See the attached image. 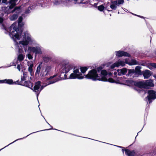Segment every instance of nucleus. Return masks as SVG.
I'll return each instance as SVG.
<instances>
[{
	"mask_svg": "<svg viewBox=\"0 0 156 156\" xmlns=\"http://www.w3.org/2000/svg\"><path fill=\"white\" fill-rule=\"evenodd\" d=\"M119 147V148H122V149L124 148V147H122V146H120Z\"/></svg>",
	"mask_w": 156,
	"mask_h": 156,
	"instance_id": "nucleus-52",
	"label": "nucleus"
},
{
	"mask_svg": "<svg viewBox=\"0 0 156 156\" xmlns=\"http://www.w3.org/2000/svg\"><path fill=\"white\" fill-rule=\"evenodd\" d=\"M111 3L112 4L115 5H118V2L117 1H111Z\"/></svg>",
	"mask_w": 156,
	"mask_h": 156,
	"instance_id": "nucleus-36",
	"label": "nucleus"
},
{
	"mask_svg": "<svg viewBox=\"0 0 156 156\" xmlns=\"http://www.w3.org/2000/svg\"><path fill=\"white\" fill-rule=\"evenodd\" d=\"M129 69H128L126 68H123L121 69V71L122 72V75H126L128 76V73L129 70Z\"/></svg>",
	"mask_w": 156,
	"mask_h": 156,
	"instance_id": "nucleus-20",
	"label": "nucleus"
},
{
	"mask_svg": "<svg viewBox=\"0 0 156 156\" xmlns=\"http://www.w3.org/2000/svg\"><path fill=\"white\" fill-rule=\"evenodd\" d=\"M116 63L117 65H118V67L120 66H125V62H124V61L120 60H118V61L116 62Z\"/></svg>",
	"mask_w": 156,
	"mask_h": 156,
	"instance_id": "nucleus-21",
	"label": "nucleus"
},
{
	"mask_svg": "<svg viewBox=\"0 0 156 156\" xmlns=\"http://www.w3.org/2000/svg\"><path fill=\"white\" fill-rule=\"evenodd\" d=\"M18 0H9V6L5 8L4 12L7 14L10 13L15 12L17 15L21 12L20 6H16L15 7L14 9L12 10H11L13 9L16 5V3Z\"/></svg>",
	"mask_w": 156,
	"mask_h": 156,
	"instance_id": "nucleus-4",
	"label": "nucleus"
},
{
	"mask_svg": "<svg viewBox=\"0 0 156 156\" xmlns=\"http://www.w3.org/2000/svg\"><path fill=\"white\" fill-rule=\"evenodd\" d=\"M47 122L50 126V127H51V128H50V129H45V130H50V129H52V127L49 123H48Z\"/></svg>",
	"mask_w": 156,
	"mask_h": 156,
	"instance_id": "nucleus-42",
	"label": "nucleus"
},
{
	"mask_svg": "<svg viewBox=\"0 0 156 156\" xmlns=\"http://www.w3.org/2000/svg\"><path fill=\"white\" fill-rule=\"evenodd\" d=\"M17 68L18 69V70L19 71H20L21 69H20V64L18 65L17 67Z\"/></svg>",
	"mask_w": 156,
	"mask_h": 156,
	"instance_id": "nucleus-41",
	"label": "nucleus"
},
{
	"mask_svg": "<svg viewBox=\"0 0 156 156\" xmlns=\"http://www.w3.org/2000/svg\"><path fill=\"white\" fill-rule=\"evenodd\" d=\"M116 146L118 147H119L120 146Z\"/></svg>",
	"mask_w": 156,
	"mask_h": 156,
	"instance_id": "nucleus-54",
	"label": "nucleus"
},
{
	"mask_svg": "<svg viewBox=\"0 0 156 156\" xmlns=\"http://www.w3.org/2000/svg\"><path fill=\"white\" fill-rule=\"evenodd\" d=\"M139 92L141 95H142L143 96L146 93V90H144L142 89L139 90Z\"/></svg>",
	"mask_w": 156,
	"mask_h": 156,
	"instance_id": "nucleus-25",
	"label": "nucleus"
},
{
	"mask_svg": "<svg viewBox=\"0 0 156 156\" xmlns=\"http://www.w3.org/2000/svg\"><path fill=\"white\" fill-rule=\"evenodd\" d=\"M136 152L135 150H130L129 149L125 150V154L128 156H135Z\"/></svg>",
	"mask_w": 156,
	"mask_h": 156,
	"instance_id": "nucleus-14",
	"label": "nucleus"
},
{
	"mask_svg": "<svg viewBox=\"0 0 156 156\" xmlns=\"http://www.w3.org/2000/svg\"><path fill=\"white\" fill-rule=\"evenodd\" d=\"M132 62H133V63L132 64H131V65H134L136 64L135 63V62H136V61L135 60H132Z\"/></svg>",
	"mask_w": 156,
	"mask_h": 156,
	"instance_id": "nucleus-44",
	"label": "nucleus"
},
{
	"mask_svg": "<svg viewBox=\"0 0 156 156\" xmlns=\"http://www.w3.org/2000/svg\"><path fill=\"white\" fill-rule=\"evenodd\" d=\"M73 71V73L70 74L69 79H81L83 78L84 77L82 76V74L79 71V69L78 68L74 69Z\"/></svg>",
	"mask_w": 156,
	"mask_h": 156,
	"instance_id": "nucleus-6",
	"label": "nucleus"
},
{
	"mask_svg": "<svg viewBox=\"0 0 156 156\" xmlns=\"http://www.w3.org/2000/svg\"><path fill=\"white\" fill-rule=\"evenodd\" d=\"M18 15L17 14H14L9 17V19L11 20H15L18 18Z\"/></svg>",
	"mask_w": 156,
	"mask_h": 156,
	"instance_id": "nucleus-22",
	"label": "nucleus"
},
{
	"mask_svg": "<svg viewBox=\"0 0 156 156\" xmlns=\"http://www.w3.org/2000/svg\"><path fill=\"white\" fill-rule=\"evenodd\" d=\"M139 15H136V16H139Z\"/></svg>",
	"mask_w": 156,
	"mask_h": 156,
	"instance_id": "nucleus-55",
	"label": "nucleus"
},
{
	"mask_svg": "<svg viewBox=\"0 0 156 156\" xmlns=\"http://www.w3.org/2000/svg\"><path fill=\"white\" fill-rule=\"evenodd\" d=\"M138 17L141 18H145L143 16H139Z\"/></svg>",
	"mask_w": 156,
	"mask_h": 156,
	"instance_id": "nucleus-49",
	"label": "nucleus"
},
{
	"mask_svg": "<svg viewBox=\"0 0 156 156\" xmlns=\"http://www.w3.org/2000/svg\"><path fill=\"white\" fill-rule=\"evenodd\" d=\"M56 2H55V4H56Z\"/></svg>",
	"mask_w": 156,
	"mask_h": 156,
	"instance_id": "nucleus-56",
	"label": "nucleus"
},
{
	"mask_svg": "<svg viewBox=\"0 0 156 156\" xmlns=\"http://www.w3.org/2000/svg\"><path fill=\"white\" fill-rule=\"evenodd\" d=\"M132 13V14H133L134 15L136 16V14H134V13Z\"/></svg>",
	"mask_w": 156,
	"mask_h": 156,
	"instance_id": "nucleus-53",
	"label": "nucleus"
},
{
	"mask_svg": "<svg viewBox=\"0 0 156 156\" xmlns=\"http://www.w3.org/2000/svg\"><path fill=\"white\" fill-rule=\"evenodd\" d=\"M13 84H16L21 85L22 83L21 82H19V80H17L16 82H13Z\"/></svg>",
	"mask_w": 156,
	"mask_h": 156,
	"instance_id": "nucleus-35",
	"label": "nucleus"
},
{
	"mask_svg": "<svg viewBox=\"0 0 156 156\" xmlns=\"http://www.w3.org/2000/svg\"><path fill=\"white\" fill-rule=\"evenodd\" d=\"M6 79L3 80H0V83H6Z\"/></svg>",
	"mask_w": 156,
	"mask_h": 156,
	"instance_id": "nucleus-39",
	"label": "nucleus"
},
{
	"mask_svg": "<svg viewBox=\"0 0 156 156\" xmlns=\"http://www.w3.org/2000/svg\"><path fill=\"white\" fill-rule=\"evenodd\" d=\"M26 76H21V81L20 82L22 83L23 81L26 80Z\"/></svg>",
	"mask_w": 156,
	"mask_h": 156,
	"instance_id": "nucleus-33",
	"label": "nucleus"
},
{
	"mask_svg": "<svg viewBox=\"0 0 156 156\" xmlns=\"http://www.w3.org/2000/svg\"><path fill=\"white\" fill-rule=\"evenodd\" d=\"M156 92L153 90H150L148 91V99L149 103H151L152 100L156 98Z\"/></svg>",
	"mask_w": 156,
	"mask_h": 156,
	"instance_id": "nucleus-9",
	"label": "nucleus"
},
{
	"mask_svg": "<svg viewBox=\"0 0 156 156\" xmlns=\"http://www.w3.org/2000/svg\"><path fill=\"white\" fill-rule=\"evenodd\" d=\"M88 68V67H82L80 69L81 73H84L87 70Z\"/></svg>",
	"mask_w": 156,
	"mask_h": 156,
	"instance_id": "nucleus-24",
	"label": "nucleus"
},
{
	"mask_svg": "<svg viewBox=\"0 0 156 156\" xmlns=\"http://www.w3.org/2000/svg\"><path fill=\"white\" fill-rule=\"evenodd\" d=\"M7 0H3L2 1V3H6Z\"/></svg>",
	"mask_w": 156,
	"mask_h": 156,
	"instance_id": "nucleus-47",
	"label": "nucleus"
},
{
	"mask_svg": "<svg viewBox=\"0 0 156 156\" xmlns=\"http://www.w3.org/2000/svg\"><path fill=\"white\" fill-rule=\"evenodd\" d=\"M115 52L116 53V56L119 57H121L122 56H127L128 57H130L131 56L130 54L127 52H125L124 51H116Z\"/></svg>",
	"mask_w": 156,
	"mask_h": 156,
	"instance_id": "nucleus-11",
	"label": "nucleus"
},
{
	"mask_svg": "<svg viewBox=\"0 0 156 156\" xmlns=\"http://www.w3.org/2000/svg\"><path fill=\"white\" fill-rule=\"evenodd\" d=\"M51 59V58L50 57L46 56H45L43 57V59L44 62H48Z\"/></svg>",
	"mask_w": 156,
	"mask_h": 156,
	"instance_id": "nucleus-23",
	"label": "nucleus"
},
{
	"mask_svg": "<svg viewBox=\"0 0 156 156\" xmlns=\"http://www.w3.org/2000/svg\"><path fill=\"white\" fill-rule=\"evenodd\" d=\"M68 0V1H70V0Z\"/></svg>",
	"mask_w": 156,
	"mask_h": 156,
	"instance_id": "nucleus-58",
	"label": "nucleus"
},
{
	"mask_svg": "<svg viewBox=\"0 0 156 156\" xmlns=\"http://www.w3.org/2000/svg\"><path fill=\"white\" fill-rule=\"evenodd\" d=\"M110 7L112 10H115L117 8V6L115 5L112 4L110 5Z\"/></svg>",
	"mask_w": 156,
	"mask_h": 156,
	"instance_id": "nucleus-29",
	"label": "nucleus"
},
{
	"mask_svg": "<svg viewBox=\"0 0 156 156\" xmlns=\"http://www.w3.org/2000/svg\"><path fill=\"white\" fill-rule=\"evenodd\" d=\"M27 57H28V58L30 59H32L33 58V57H32V55L30 54H28Z\"/></svg>",
	"mask_w": 156,
	"mask_h": 156,
	"instance_id": "nucleus-40",
	"label": "nucleus"
},
{
	"mask_svg": "<svg viewBox=\"0 0 156 156\" xmlns=\"http://www.w3.org/2000/svg\"><path fill=\"white\" fill-rule=\"evenodd\" d=\"M41 82L40 81H38L36 82L35 83L33 88V90H32L36 93L37 98L40 93V88L41 86Z\"/></svg>",
	"mask_w": 156,
	"mask_h": 156,
	"instance_id": "nucleus-10",
	"label": "nucleus"
},
{
	"mask_svg": "<svg viewBox=\"0 0 156 156\" xmlns=\"http://www.w3.org/2000/svg\"><path fill=\"white\" fill-rule=\"evenodd\" d=\"M28 50L30 51H32L35 54H42L41 50V48L38 46L29 47Z\"/></svg>",
	"mask_w": 156,
	"mask_h": 156,
	"instance_id": "nucleus-8",
	"label": "nucleus"
},
{
	"mask_svg": "<svg viewBox=\"0 0 156 156\" xmlns=\"http://www.w3.org/2000/svg\"><path fill=\"white\" fill-rule=\"evenodd\" d=\"M3 19L2 17H0V27H1L2 29H3L5 30H6V29L5 28L3 24L2 23H3Z\"/></svg>",
	"mask_w": 156,
	"mask_h": 156,
	"instance_id": "nucleus-26",
	"label": "nucleus"
},
{
	"mask_svg": "<svg viewBox=\"0 0 156 156\" xmlns=\"http://www.w3.org/2000/svg\"><path fill=\"white\" fill-rule=\"evenodd\" d=\"M23 76H26V77H27V73L26 72H23Z\"/></svg>",
	"mask_w": 156,
	"mask_h": 156,
	"instance_id": "nucleus-45",
	"label": "nucleus"
},
{
	"mask_svg": "<svg viewBox=\"0 0 156 156\" xmlns=\"http://www.w3.org/2000/svg\"><path fill=\"white\" fill-rule=\"evenodd\" d=\"M22 20L23 17L21 16H20L18 19V25L19 27H22L23 26L24 23H22Z\"/></svg>",
	"mask_w": 156,
	"mask_h": 156,
	"instance_id": "nucleus-17",
	"label": "nucleus"
},
{
	"mask_svg": "<svg viewBox=\"0 0 156 156\" xmlns=\"http://www.w3.org/2000/svg\"><path fill=\"white\" fill-rule=\"evenodd\" d=\"M135 86L139 87L141 89L146 88V80H141L136 81L134 82Z\"/></svg>",
	"mask_w": 156,
	"mask_h": 156,
	"instance_id": "nucleus-7",
	"label": "nucleus"
},
{
	"mask_svg": "<svg viewBox=\"0 0 156 156\" xmlns=\"http://www.w3.org/2000/svg\"><path fill=\"white\" fill-rule=\"evenodd\" d=\"M36 132H34L33 133H36Z\"/></svg>",
	"mask_w": 156,
	"mask_h": 156,
	"instance_id": "nucleus-57",
	"label": "nucleus"
},
{
	"mask_svg": "<svg viewBox=\"0 0 156 156\" xmlns=\"http://www.w3.org/2000/svg\"><path fill=\"white\" fill-rule=\"evenodd\" d=\"M118 72V75L119 76H121L122 75V72L120 69H118L117 70Z\"/></svg>",
	"mask_w": 156,
	"mask_h": 156,
	"instance_id": "nucleus-38",
	"label": "nucleus"
},
{
	"mask_svg": "<svg viewBox=\"0 0 156 156\" xmlns=\"http://www.w3.org/2000/svg\"><path fill=\"white\" fill-rule=\"evenodd\" d=\"M103 67L99 66L97 68V70L95 69H93L89 71L87 74L84 75L85 78L92 79L93 80H98L103 81H108L113 83L115 81L111 78L108 79L106 77L107 76V73L105 70L102 69Z\"/></svg>",
	"mask_w": 156,
	"mask_h": 156,
	"instance_id": "nucleus-2",
	"label": "nucleus"
},
{
	"mask_svg": "<svg viewBox=\"0 0 156 156\" xmlns=\"http://www.w3.org/2000/svg\"><path fill=\"white\" fill-rule=\"evenodd\" d=\"M97 9L98 10L101 12H103L105 9L107 10L108 11H112V10H109L108 6H106L105 7L103 4L98 6Z\"/></svg>",
	"mask_w": 156,
	"mask_h": 156,
	"instance_id": "nucleus-15",
	"label": "nucleus"
},
{
	"mask_svg": "<svg viewBox=\"0 0 156 156\" xmlns=\"http://www.w3.org/2000/svg\"><path fill=\"white\" fill-rule=\"evenodd\" d=\"M152 73L150 71L147 70V78L152 75Z\"/></svg>",
	"mask_w": 156,
	"mask_h": 156,
	"instance_id": "nucleus-28",
	"label": "nucleus"
},
{
	"mask_svg": "<svg viewBox=\"0 0 156 156\" xmlns=\"http://www.w3.org/2000/svg\"><path fill=\"white\" fill-rule=\"evenodd\" d=\"M8 30L10 37L15 42V44L18 49L19 54L18 55L17 62L18 61H22L24 58V55L23 54V48H24V51L26 52L27 50V46L31 41L30 35L27 32H24L22 35V41H20L19 43L16 41V40H20L22 37V31H19V28L17 27L16 23H14L12 24Z\"/></svg>",
	"mask_w": 156,
	"mask_h": 156,
	"instance_id": "nucleus-1",
	"label": "nucleus"
},
{
	"mask_svg": "<svg viewBox=\"0 0 156 156\" xmlns=\"http://www.w3.org/2000/svg\"><path fill=\"white\" fill-rule=\"evenodd\" d=\"M154 86V84L152 80H147V88H149L150 87H153Z\"/></svg>",
	"mask_w": 156,
	"mask_h": 156,
	"instance_id": "nucleus-16",
	"label": "nucleus"
},
{
	"mask_svg": "<svg viewBox=\"0 0 156 156\" xmlns=\"http://www.w3.org/2000/svg\"><path fill=\"white\" fill-rule=\"evenodd\" d=\"M115 67H118V65H117V63H116V62L114 63L111 66L110 68L111 69H114Z\"/></svg>",
	"mask_w": 156,
	"mask_h": 156,
	"instance_id": "nucleus-30",
	"label": "nucleus"
},
{
	"mask_svg": "<svg viewBox=\"0 0 156 156\" xmlns=\"http://www.w3.org/2000/svg\"><path fill=\"white\" fill-rule=\"evenodd\" d=\"M21 85L29 87L31 90H33L32 87L33 85V83H32L30 81H25L24 83H22Z\"/></svg>",
	"mask_w": 156,
	"mask_h": 156,
	"instance_id": "nucleus-13",
	"label": "nucleus"
},
{
	"mask_svg": "<svg viewBox=\"0 0 156 156\" xmlns=\"http://www.w3.org/2000/svg\"><path fill=\"white\" fill-rule=\"evenodd\" d=\"M51 70V67L50 66H47L44 71L42 70L41 73V75L42 76H45L48 75L49 72Z\"/></svg>",
	"mask_w": 156,
	"mask_h": 156,
	"instance_id": "nucleus-12",
	"label": "nucleus"
},
{
	"mask_svg": "<svg viewBox=\"0 0 156 156\" xmlns=\"http://www.w3.org/2000/svg\"><path fill=\"white\" fill-rule=\"evenodd\" d=\"M118 5H119L122 4L124 2V0H118L117 1Z\"/></svg>",
	"mask_w": 156,
	"mask_h": 156,
	"instance_id": "nucleus-31",
	"label": "nucleus"
},
{
	"mask_svg": "<svg viewBox=\"0 0 156 156\" xmlns=\"http://www.w3.org/2000/svg\"><path fill=\"white\" fill-rule=\"evenodd\" d=\"M126 149H127L125 148H124L122 149V151L123 152V153H124V151H125V150Z\"/></svg>",
	"mask_w": 156,
	"mask_h": 156,
	"instance_id": "nucleus-46",
	"label": "nucleus"
},
{
	"mask_svg": "<svg viewBox=\"0 0 156 156\" xmlns=\"http://www.w3.org/2000/svg\"><path fill=\"white\" fill-rule=\"evenodd\" d=\"M40 87H40V92H41V91L43 89V88L44 87L43 86H41V85Z\"/></svg>",
	"mask_w": 156,
	"mask_h": 156,
	"instance_id": "nucleus-43",
	"label": "nucleus"
},
{
	"mask_svg": "<svg viewBox=\"0 0 156 156\" xmlns=\"http://www.w3.org/2000/svg\"><path fill=\"white\" fill-rule=\"evenodd\" d=\"M19 139H17V140H16L14 141H13V142H12V143H11L10 144H9L8 145V146L9 145H10V144H12V143H14V142H15L16 141H17V140H19ZM7 146H8V145H7Z\"/></svg>",
	"mask_w": 156,
	"mask_h": 156,
	"instance_id": "nucleus-50",
	"label": "nucleus"
},
{
	"mask_svg": "<svg viewBox=\"0 0 156 156\" xmlns=\"http://www.w3.org/2000/svg\"><path fill=\"white\" fill-rule=\"evenodd\" d=\"M98 3H95L93 5L90 4L92 5V7H94V8H98V6H97V5H98Z\"/></svg>",
	"mask_w": 156,
	"mask_h": 156,
	"instance_id": "nucleus-37",
	"label": "nucleus"
},
{
	"mask_svg": "<svg viewBox=\"0 0 156 156\" xmlns=\"http://www.w3.org/2000/svg\"><path fill=\"white\" fill-rule=\"evenodd\" d=\"M17 64V63H15L14 62H13L12 64V66H16V64Z\"/></svg>",
	"mask_w": 156,
	"mask_h": 156,
	"instance_id": "nucleus-48",
	"label": "nucleus"
},
{
	"mask_svg": "<svg viewBox=\"0 0 156 156\" xmlns=\"http://www.w3.org/2000/svg\"><path fill=\"white\" fill-rule=\"evenodd\" d=\"M6 83L9 84H13V82L12 79H6Z\"/></svg>",
	"mask_w": 156,
	"mask_h": 156,
	"instance_id": "nucleus-27",
	"label": "nucleus"
},
{
	"mask_svg": "<svg viewBox=\"0 0 156 156\" xmlns=\"http://www.w3.org/2000/svg\"><path fill=\"white\" fill-rule=\"evenodd\" d=\"M31 6H29L28 9H27L25 10V13L26 14L29 13L30 12V11L29 9H31Z\"/></svg>",
	"mask_w": 156,
	"mask_h": 156,
	"instance_id": "nucleus-32",
	"label": "nucleus"
},
{
	"mask_svg": "<svg viewBox=\"0 0 156 156\" xmlns=\"http://www.w3.org/2000/svg\"><path fill=\"white\" fill-rule=\"evenodd\" d=\"M141 68V66H137L136 67L135 70L134 69L129 70L128 73V76H131L133 75V74H135V75L136 76L143 75L144 79H146V70L142 72L140 70Z\"/></svg>",
	"mask_w": 156,
	"mask_h": 156,
	"instance_id": "nucleus-5",
	"label": "nucleus"
},
{
	"mask_svg": "<svg viewBox=\"0 0 156 156\" xmlns=\"http://www.w3.org/2000/svg\"><path fill=\"white\" fill-rule=\"evenodd\" d=\"M28 65L29 66L28 70L30 74H31L33 71L32 68L33 66V63L31 62H28Z\"/></svg>",
	"mask_w": 156,
	"mask_h": 156,
	"instance_id": "nucleus-19",
	"label": "nucleus"
},
{
	"mask_svg": "<svg viewBox=\"0 0 156 156\" xmlns=\"http://www.w3.org/2000/svg\"><path fill=\"white\" fill-rule=\"evenodd\" d=\"M73 68V66L71 65L62 66L60 69L61 74L59 76L60 78H56L53 80H50L55 77L56 76L54 75L51 76L49 78L47 79L46 81V82L48 83L47 85L54 83L62 80L67 79V76L66 74Z\"/></svg>",
	"mask_w": 156,
	"mask_h": 156,
	"instance_id": "nucleus-3",
	"label": "nucleus"
},
{
	"mask_svg": "<svg viewBox=\"0 0 156 156\" xmlns=\"http://www.w3.org/2000/svg\"><path fill=\"white\" fill-rule=\"evenodd\" d=\"M41 63L39 64L37 68V69L35 73L36 76H38L39 75L41 71Z\"/></svg>",
	"mask_w": 156,
	"mask_h": 156,
	"instance_id": "nucleus-18",
	"label": "nucleus"
},
{
	"mask_svg": "<svg viewBox=\"0 0 156 156\" xmlns=\"http://www.w3.org/2000/svg\"><path fill=\"white\" fill-rule=\"evenodd\" d=\"M84 0H74L75 1L77 2L78 4H83V1Z\"/></svg>",
	"mask_w": 156,
	"mask_h": 156,
	"instance_id": "nucleus-34",
	"label": "nucleus"
},
{
	"mask_svg": "<svg viewBox=\"0 0 156 156\" xmlns=\"http://www.w3.org/2000/svg\"><path fill=\"white\" fill-rule=\"evenodd\" d=\"M117 74V72H115L114 73V75H116Z\"/></svg>",
	"mask_w": 156,
	"mask_h": 156,
	"instance_id": "nucleus-51",
	"label": "nucleus"
}]
</instances>
